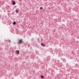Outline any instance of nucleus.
<instances>
[{
	"label": "nucleus",
	"mask_w": 79,
	"mask_h": 79,
	"mask_svg": "<svg viewBox=\"0 0 79 79\" xmlns=\"http://www.w3.org/2000/svg\"><path fill=\"white\" fill-rule=\"evenodd\" d=\"M23 40L20 39L19 40V44H22L23 42Z\"/></svg>",
	"instance_id": "1"
},
{
	"label": "nucleus",
	"mask_w": 79,
	"mask_h": 79,
	"mask_svg": "<svg viewBox=\"0 0 79 79\" xmlns=\"http://www.w3.org/2000/svg\"><path fill=\"white\" fill-rule=\"evenodd\" d=\"M15 53L17 54H19V50H17L15 51Z\"/></svg>",
	"instance_id": "2"
},
{
	"label": "nucleus",
	"mask_w": 79,
	"mask_h": 79,
	"mask_svg": "<svg viewBox=\"0 0 79 79\" xmlns=\"http://www.w3.org/2000/svg\"><path fill=\"white\" fill-rule=\"evenodd\" d=\"M12 2H13L12 3V5H15L16 4V2H15L13 1H12Z\"/></svg>",
	"instance_id": "3"
},
{
	"label": "nucleus",
	"mask_w": 79,
	"mask_h": 79,
	"mask_svg": "<svg viewBox=\"0 0 79 79\" xmlns=\"http://www.w3.org/2000/svg\"><path fill=\"white\" fill-rule=\"evenodd\" d=\"M41 46H42V47H45V45H44V44L42 43L41 44Z\"/></svg>",
	"instance_id": "4"
},
{
	"label": "nucleus",
	"mask_w": 79,
	"mask_h": 79,
	"mask_svg": "<svg viewBox=\"0 0 79 79\" xmlns=\"http://www.w3.org/2000/svg\"><path fill=\"white\" fill-rule=\"evenodd\" d=\"M40 10H42L43 9V7H40Z\"/></svg>",
	"instance_id": "5"
},
{
	"label": "nucleus",
	"mask_w": 79,
	"mask_h": 79,
	"mask_svg": "<svg viewBox=\"0 0 79 79\" xmlns=\"http://www.w3.org/2000/svg\"><path fill=\"white\" fill-rule=\"evenodd\" d=\"M15 11L17 13H18V10H16Z\"/></svg>",
	"instance_id": "6"
},
{
	"label": "nucleus",
	"mask_w": 79,
	"mask_h": 79,
	"mask_svg": "<svg viewBox=\"0 0 79 79\" xmlns=\"http://www.w3.org/2000/svg\"><path fill=\"white\" fill-rule=\"evenodd\" d=\"M13 24L14 25V24H16V22H14L13 23Z\"/></svg>",
	"instance_id": "7"
},
{
	"label": "nucleus",
	"mask_w": 79,
	"mask_h": 79,
	"mask_svg": "<svg viewBox=\"0 0 79 79\" xmlns=\"http://www.w3.org/2000/svg\"><path fill=\"white\" fill-rule=\"evenodd\" d=\"M7 42H11V40H7Z\"/></svg>",
	"instance_id": "8"
},
{
	"label": "nucleus",
	"mask_w": 79,
	"mask_h": 79,
	"mask_svg": "<svg viewBox=\"0 0 79 79\" xmlns=\"http://www.w3.org/2000/svg\"><path fill=\"white\" fill-rule=\"evenodd\" d=\"M41 78H44V76L42 75L41 76Z\"/></svg>",
	"instance_id": "9"
}]
</instances>
